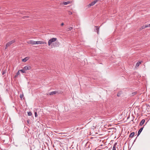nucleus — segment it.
<instances>
[{
  "instance_id": "nucleus-1",
  "label": "nucleus",
  "mask_w": 150,
  "mask_h": 150,
  "mask_svg": "<svg viewBox=\"0 0 150 150\" xmlns=\"http://www.w3.org/2000/svg\"><path fill=\"white\" fill-rule=\"evenodd\" d=\"M57 40V38H53L49 40L48 41V45L49 46H50L51 44L53 42H55Z\"/></svg>"
},
{
  "instance_id": "nucleus-2",
  "label": "nucleus",
  "mask_w": 150,
  "mask_h": 150,
  "mask_svg": "<svg viewBox=\"0 0 150 150\" xmlns=\"http://www.w3.org/2000/svg\"><path fill=\"white\" fill-rule=\"evenodd\" d=\"M15 41L14 40H13L12 41H11L8 42L6 45V49L10 45H11L13 43L15 42Z\"/></svg>"
},
{
  "instance_id": "nucleus-3",
  "label": "nucleus",
  "mask_w": 150,
  "mask_h": 150,
  "mask_svg": "<svg viewBox=\"0 0 150 150\" xmlns=\"http://www.w3.org/2000/svg\"><path fill=\"white\" fill-rule=\"evenodd\" d=\"M98 1V0H95L94 1L90 3L88 6H91L94 5Z\"/></svg>"
},
{
  "instance_id": "nucleus-4",
  "label": "nucleus",
  "mask_w": 150,
  "mask_h": 150,
  "mask_svg": "<svg viewBox=\"0 0 150 150\" xmlns=\"http://www.w3.org/2000/svg\"><path fill=\"white\" fill-rule=\"evenodd\" d=\"M31 68L30 66H26L24 67L23 68V69H24L26 71L27 70H30V69Z\"/></svg>"
},
{
  "instance_id": "nucleus-5",
  "label": "nucleus",
  "mask_w": 150,
  "mask_h": 150,
  "mask_svg": "<svg viewBox=\"0 0 150 150\" xmlns=\"http://www.w3.org/2000/svg\"><path fill=\"white\" fill-rule=\"evenodd\" d=\"M27 43L28 44H31L32 45H35V41L32 40H29L28 41Z\"/></svg>"
},
{
  "instance_id": "nucleus-6",
  "label": "nucleus",
  "mask_w": 150,
  "mask_h": 150,
  "mask_svg": "<svg viewBox=\"0 0 150 150\" xmlns=\"http://www.w3.org/2000/svg\"><path fill=\"white\" fill-rule=\"evenodd\" d=\"M144 128V127H143L142 128H141L139 130L138 134H137V136H139V135L140 134L141 132H142V130Z\"/></svg>"
},
{
  "instance_id": "nucleus-7",
  "label": "nucleus",
  "mask_w": 150,
  "mask_h": 150,
  "mask_svg": "<svg viewBox=\"0 0 150 150\" xmlns=\"http://www.w3.org/2000/svg\"><path fill=\"white\" fill-rule=\"evenodd\" d=\"M46 44V43L45 42L41 41H38V44Z\"/></svg>"
},
{
  "instance_id": "nucleus-8",
  "label": "nucleus",
  "mask_w": 150,
  "mask_h": 150,
  "mask_svg": "<svg viewBox=\"0 0 150 150\" xmlns=\"http://www.w3.org/2000/svg\"><path fill=\"white\" fill-rule=\"evenodd\" d=\"M145 122V120L144 119H142L140 123V125L142 126Z\"/></svg>"
},
{
  "instance_id": "nucleus-9",
  "label": "nucleus",
  "mask_w": 150,
  "mask_h": 150,
  "mask_svg": "<svg viewBox=\"0 0 150 150\" xmlns=\"http://www.w3.org/2000/svg\"><path fill=\"white\" fill-rule=\"evenodd\" d=\"M56 93H57V92H56L55 91H52V92H51L50 93V95H54V94H56Z\"/></svg>"
},
{
  "instance_id": "nucleus-10",
  "label": "nucleus",
  "mask_w": 150,
  "mask_h": 150,
  "mask_svg": "<svg viewBox=\"0 0 150 150\" xmlns=\"http://www.w3.org/2000/svg\"><path fill=\"white\" fill-rule=\"evenodd\" d=\"M28 59V57H26L24 58V59H23L22 60V61L23 62H26V61H27Z\"/></svg>"
},
{
  "instance_id": "nucleus-11",
  "label": "nucleus",
  "mask_w": 150,
  "mask_h": 150,
  "mask_svg": "<svg viewBox=\"0 0 150 150\" xmlns=\"http://www.w3.org/2000/svg\"><path fill=\"white\" fill-rule=\"evenodd\" d=\"M70 2L69 1H64L63 2V4L64 5H66L69 4Z\"/></svg>"
},
{
  "instance_id": "nucleus-12",
  "label": "nucleus",
  "mask_w": 150,
  "mask_h": 150,
  "mask_svg": "<svg viewBox=\"0 0 150 150\" xmlns=\"http://www.w3.org/2000/svg\"><path fill=\"white\" fill-rule=\"evenodd\" d=\"M95 27L96 28V30H95V31L96 32H97V33L98 34V31L99 28L98 26H95Z\"/></svg>"
},
{
  "instance_id": "nucleus-13",
  "label": "nucleus",
  "mask_w": 150,
  "mask_h": 150,
  "mask_svg": "<svg viewBox=\"0 0 150 150\" xmlns=\"http://www.w3.org/2000/svg\"><path fill=\"white\" fill-rule=\"evenodd\" d=\"M134 132H132L130 134L129 137H132L134 136Z\"/></svg>"
},
{
  "instance_id": "nucleus-14",
  "label": "nucleus",
  "mask_w": 150,
  "mask_h": 150,
  "mask_svg": "<svg viewBox=\"0 0 150 150\" xmlns=\"http://www.w3.org/2000/svg\"><path fill=\"white\" fill-rule=\"evenodd\" d=\"M141 62H138L136 64V67H138L139 66V65L141 64Z\"/></svg>"
},
{
  "instance_id": "nucleus-15",
  "label": "nucleus",
  "mask_w": 150,
  "mask_h": 150,
  "mask_svg": "<svg viewBox=\"0 0 150 150\" xmlns=\"http://www.w3.org/2000/svg\"><path fill=\"white\" fill-rule=\"evenodd\" d=\"M22 73H25V70H24V69H21L19 70Z\"/></svg>"
},
{
  "instance_id": "nucleus-16",
  "label": "nucleus",
  "mask_w": 150,
  "mask_h": 150,
  "mask_svg": "<svg viewBox=\"0 0 150 150\" xmlns=\"http://www.w3.org/2000/svg\"><path fill=\"white\" fill-rule=\"evenodd\" d=\"M28 115L29 116H30L32 115V113L30 112H27Z\"/></svg>"
},
{
  "instance_id": "nucleus-17",
  "label": "nucleus",
  "mask_w": 150,
  "mask_h": 150,
  "mask_svg": "<svg viewBox=\"0 0 150 150\" xmlns=\"http://www.w3.org/2000/svg\"><path fill=\"white\" fill-rule=\"evenodd\" d=\"M59 42H55V46H58L59 45Z\"/></svg>"
},
{
  "instance_id": "nucleus-18",
  "label": "nucleus",
  "mask_w": 150,
  "mask_h": 150,
  "mask_svg": "<svg viewBox=\"0 0 150 150\" xmlns=\"http://www.w3.org/2000/svg\"><path fill=\"white\" fill-rule=\"evenodd\" d=\"M145 28V25H143L142 26L141 28H140V30H142L144 29V28Z\"/></svg>"
},
{
  "instance_id": "nucleus-19",
  "label": "nucleus",
  "mask_w": 150,
  "mask_h": 150,
  "mask_svg": "<svg viewBox=\"0 0 150 150\" xmlns=\"http://www.w3.org/2000/svg\"><path fill=\"white\" fill-rule=\"evenodd\" d=\"M6 73V71L5 70H3L2 71V75H4Z\"/></svg>"
},
{
  "instance_id": "nucleus-20",
  "label": "nucleus",
  "mask_w": 150,
  "mask_h": 150,
  "mask_svg": "<svg viewBox=\"0 0 150 150\" xmlns=\"http://www.w3.org/2000/svg\"><path fill=\"white\" fill-rule=\"evenodd\" d=\"M19 70L16 73L17 76H18L20 74Z\"/></svg>"
},
{
  "instance_id": "nucleus-21",
  "label": "nucleus",
  "mask_w": 150,
  "mask_h": 150,
  "mask_svg": "<svg viewBox=\"0 0 150 150\" xmlns=\"http://www.w3.org/2000/svg\"><path fill=\"white\" fill-rule=\"evenodd\" d=\"M117 143H115L113 145V146H114V147H116V146L117 145Z\"/></svg>"
},
{
  "instance_id": "nucleus-22",
  "label": "nucleus",
  "mask_w": 150,
  "mask_h": 150,
  "mask_svg": "<svg viewBox=\"0 0 150 150\" xmlns=\"http://www.w3.org/2000/svg\"><path fill=\"white\" fill-rule=\"evenodd\" d=\"M35 117H37V115H37V112H35Z\"/></svg>"
},
{
  "instance_id": "nucleus-23",
  "label": "nucleus",
  "mask_w": 150,
  "mask_h": 150,
  "mask_svg": "<svg viewBox=\"0 0 150 150\" xmlns=\"http://www.w3.org/2000/svg\"><path fill=\"white\" fill-rule=\"evenodd\" d=\"M137 92H135L133 93H132V94H133V95H135L137 94Z\"/></svg>"
},
{
  "instance_id": "nucleus-24",
  "label": "nucleus",
  "mask_w": 150,
  "mask_h": 150,
  "mask_svg": "<svg viewBox=\"0 0 150 150\" xmlns=\"http://www.w3.org/2000/svg\"><path fill=\"white\" fill-rule=\"evenodd\" d=\"M38 44V41H35V45Z\"/></svg>"
},
{
  "instance_id": "nucleus-25",
  "label": "nucleus",
  "mask_w": 150,
  "mask_h": 150,
  "mask_svg": "<svg viewBox=\"0 0 150 150\" xmlns=\"http://www.w3.org/2000/svg\"><path fill=\"white\" fill-rule=\"evenodd\" d=\"M72 12H71V11H70L69 12V15H71V14H72Z\"/></svg>"
},
{
  "instance_id": "nucleus-26",
  "label": "nucleus",
  "mask_w": 150,
  "mask_h": 150,
  "mask_svg": "<svg viewBox=\"0 0 150 150\" xmlns=\"http://www.w3.org/2000/svg\"><path fill=\"white\" fill-rule=\"evenodd\" d=\"M112 150H116V147H114V146H113L112 148Z\"/></svg>"
},
{
  "instance_id": "nucleus-27",
  "label": "nucleus",
  "mask_w": 150,
  "mask_h": 150,
  "mask_svg": "<svg viewBox=\"0 0 150 150\" xmlns=\"http://www.w3.org/2000/svg\"><path fill=\"white\" fill-rule=\"evenodd\" d=\"M72 28H72V27H70V28H69V30H71V29H72Z\"/></svg>"
},
{
  "instance_id": "nucleus-28",
  "label": "nucleus",
  "mask_w": 150,
  "mask_h": 150,
  "mask_svg": "<svg viewBox=\"0 0 150 150\" xmlns=\"http://www.w3.org/2000/svg\"><path fill=\"white\" fill-rule=\"evenodd\" d=\"M27 123H28V124H29V123H30V121H29V120H27Z\"/></svg>"
},
{
  "instance_id": "nucleus-29",
  "label": "nucleus",
  "mask_w": 150,
  "mask_h": 150,
  "mask_svg": "<svg viewBox=\"0 0 150 150\" xmlns=\"http://www.w3.org/2000/svg\"><path fill=\"white\" fill-rule=\"evenodd\" d=\"M23 95H20V98H23Z\"/></svg>"
},
{
  "instance_id": "nucleus-30",
  "label": "nucleus",
  "mask_w": 150,
  "mask_h": 150,
  "mask_svg": "<svg viewBox=\"0 0 150 150\" xmlns=\"http://www.w3.org/2000/svg\"><path fill=\"white\" fill-rule=\"evenodd\" d=\"M145 28L149 27H148V25H145Z\"/></svg>"
},
{
  "instance_id": "nucleus-31",
  "label": "nucleus",
  "mask_w": 150,
  "mask_h": 150,
  "mask_svg": "<svg viewBox=\"0 0 150 150\" xmlns=\"http://www.w3.org/2000/svg\"><path fill=\"white\" fill-rule=\"evenodd\" d=\"M28 17V16H24V18H27Z\"/></svg>"
},
{
  "instance_id": "nucleus-32",
  "label": "nucleus",
  "mask_w": 150,
  "mask_h": 150,
  "mask_svg": "<svg viewBox=\"0 0 150 150\" xmlns=\"http://www.w3.org/2000/svg\"><path fill=\"white\" fill-rule=\"evenodd\" d=\"M64 25V23H61V26H62V25Z\"/></svg>"
},
{
  "instance_id": "nucleus-33",
  "label": "nucleus",
  "mask_w": 150,
  "mask_h": 150,
  "mask_svg": "<svg viewBox=\"0 0 150 150\" xmlns=\"http://www.w3.org/2000/svg\"><path fill=\"white\" fill-rule=\"evenodd\" d=\"M18 76H17V74H16L15 76V77L16 78V77Z\"/></svg>"
},
{
  "instance_id": "nucleus-34",
  "label": "nucleus",
  "mask_w": 150,
  "mask_h": 150,
  "mask_svg": "<svg viewBox=\"0 0 150 150\" xmlns=\"http://www.w3.org/2000/svg\"><path fill=\"white\" fill-rule=\"evenodd\" d=\"M148 25V27H150V24H149V25Z\"/></svg>"
},
{
  "instance_id": "nucleus-35",
  "label": "nucleus",
  "mask_w": 150,
  "mask_h": 150,
  "mask_svg": "<svg viewBox=\"0 0 150 150\" xmlns=\"http://www.w3.org/2000/svg\"><path fill=\"white\" fill-rule=\"evenodd\" d=\"M117 96H119V95H118V94H117Z\"/></svg>"
},
{
  "instance_id": "nucleus-36",
  "label": "nucleus",
  "mask_w": 150,
  "mask_h": 150,
  "mask_svg": "<svg viewBox=\"0 0 150 150\" xmlns=\"http://www.w3.org/2000/svg\"><path fill=\"white\" fill-rule=\"evenodd\" d=\"M1 9V8L0 7V9Z\"/></svg>"
}]
</instances>
